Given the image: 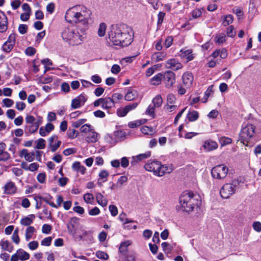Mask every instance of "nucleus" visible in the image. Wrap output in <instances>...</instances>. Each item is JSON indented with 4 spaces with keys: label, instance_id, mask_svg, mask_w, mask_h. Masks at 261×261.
<instances>
[{
    "label": "nucleus",
    "instance_id": "1",
    "mask_svg": "<svg viewBox=\"0 0 261 261\" xmlns=\"http://www.w3.org/2000/svg\"><path fill=\"white\" fill-rule=\"evenodd\" d=\"M91 11L82 5L74 6L66 11L65 18L70 23L81 24L83 27L78 28H65L62 32L64 40L73 45L81 44L84 39V32L88 29L89 21L91 20Z\"/></svg>",
    "mask_w": 261,
    "mask_h": 261
},
{
    "label": "nucleus",
    "instance_id": "2",
    "mask_svg": "<svg viewBox=\"0 0 261 261\" xmlns=\"http://www.w3.org/2000/svg\"><path fill=\"white\" fill-rule=\"evenodd\" d=\"M132 29L124 23L111 26L108 33V38L115 45L127 46L133 42Z\"/></svg>",
    "mask_w": 261,
    "mask_h": 261
},
{
    "label": "nucleus",
    "instance_id": "3",
    "mask_svg": "<svg viewBox=\"0 0 261 261\" xmlns=\"http://www.w3.org/2000/svg\"><path fill=\"white\" fill-rule=\"evenodd\" d=\"M199 196L192 192H185L179 197V203L183 211L191 212L195 206L198 207L201 204Z\"/></svg>",
    "mask_w": 261,
    "mask_h": 261
},
{
    "label": "nucleus",
    "instance_id": "4",
    "mask_svg": "<svg viewBox=\"0 0 261 261\" xmlns=\"http://www.w3.org/2000/svg\"><path fill=\"white\" fill-rule=\"evenodd\" d=\"M144 168L147 171L152 172L158 176H162L166 173H171L173 170L171 166L162 165L160 162L154 160L148 161L144 165Z\"/></svg>",
    "mask_w": 261,
    "mask_h": 261
},
{
    "label": "nucleus",
    "instance_id": "5",
    "mask_svg": "<svg viewBox=\"0 0 261 261\" xmlns=\"http://www.w3.org/2000/svg\"><path fill=\"white\" fill-rule=\"evenodd\" d=\"M239 185V181L238 179L233 180L230 183L225 184L220 191L221 196L223 198H229L236 193Z\"/></svg>",
    "mask_w": 261,
    "mask_h": 261
},
{
    "label": "nucleus",
    "instance_id": "6",
    "mask_svg": "<svg viewBox=\"0 0 261 261\" xmlns=\"http://www.w3.org/2000/svg\"><path fill=\"white\" fill-rule=\"evenodd\" d=\"M255 129V126L251 124H247L243 127L240 133V138L243 144L247 145L245 142L247 143L254 136Z\"/></svg>",
    "mask_w": 261,
    "mask_h": 261
},
{
    "label": "nucleus",
    "instance_id": "7",
    "mask_svg": "<svg viewBox=\"0 0 261 261\" xmlns=\"http://www.w3.org/2000/svg\"><path fill=\"white\" fill-rule=\"evenodd\" d=\"M25 122L30 124L29 131L30 133H35L38 129L39 126L42 124L43 118L40 116H37L35 117L33 115H27L25 117Z\"/></svg>",
    "mask_w": 261,
    "mask_h": 261
},
{
    "label": "nucleus",
    "instance_id": "8",
    "mask_svg": "<svg viewBox=\"0 0 261 261\" xmlns=\"http://www.w3.org/2000/svg\"><path fill=\"white\" fill-rule=\"evenodd\" d=\"M228 172V169L227 166L224 164H221L213 167L211 173L214 178L222 179L226 177Z\"/></svg>",
    "mask_w": 261,
    "mask_h": 261
},
{
    "label": "nucleus",
    "instance_id": "9",
    "mask_svg": "<svg viewBox=\"0 0 261 261\" xmlns=\"http://www.w3.org/2000/svg\"><path fill=\"white\" fill-rule=\"evenodd\" d=\"M87 100V96L85 94H81L72 100L71 107L73 109L80 108L85 105Z\"/></svg>",
    "mask_w": 261,
    "mask_h": 261
},
{
    "label": "nucleus",
    "instance_id": "10",
    "mask_svg": "<svg viewBox=\"0 0 261 261\" xmlns=\"http://www.w3.org/2000/svg\"><path fill=\"white\" fill-rule=\"evenodd\" d=\"M163 77L164 79L167 88H170L175 83V74L172 71H167L165 72Z\"/></svg>",
    "mask_w": 261,
    "mask_h": 261
},
{
    "label": "nucleus",
    "instance_id": "11",
    "mask_svg": "<svg viewBox=\"0 0 261 261\" xmlns=\"http://www.w3.org/2000/svg\"><path fill=\"white\" fill-rule=\"evenodd\" d=\"M58 137L57 135H53L48 139L49 144L52 152H55L60 147L61 141L58 140Z\"/></svg>",
    "mask_w": 261,
    "mask_h": 261
},
{
    "label": "nucleus",
    "instance_id": "12",
    "mask_svg": "<svg viewBox=\"0 0 261 261\" xmlns=\"http://www.w3.org/2000/svg\"><path fill=\"white\" fill-rule=\"evenodd\" d=\"M183 85L186 88H190L193 84L194 76L191 72L185 73L182 77Z\"/></svg>",
    "mask_w": 261,
    "mask_h": 261
},
{
    "label": "nucleus",
    "instance_id": "13",
    "mask_svg": "<svg viewBox=\"0 0 261 261\" xmlns=\"http://www.w3.org/2000/svg\"><path fill=\"white\" fill-rule=\"evenodd\" d=\"M165 66L167 68L171 69L173 70H178L182 67L181 64L175 59L169 60L166 62Z\"/></svg>",
    "mask_w": 261,
    "mask_h": 261
},
{
    "label": "nucleus",
    "instance_id": "14",
    "mask_svg": "<svg viewBox=\"0 0 261 261\" xmlns=\"http://www.w3.org/2000/svg\"><path fill=\"white\" fill-rule=\"evenodd\" d=\"M202 147L205 151H211L218 148V144L216 141L208 140L204 142Z\"/></svg>",
    "mask_w": 261,
    "mask_h": 261
},
{
    "label": "nucleus",
    "instance_id": "15",
    "mask_svg": "<svg viewBox=\"0 0 261 261\" xmlns=\"http://www.w3.org/2000/svg\"><path fill=\"white\" fill-rule=\"evenodd\" d=\"M19 155L21 158H24L25 161L29 162L33 161L35 159V152H29L28 150L26 149H22Z\"/></svg>",
    "mask_w": 261,
    "mask_h": 261
},
{
    "label": "nucleus",
    "instance_id": "16",
    "mask_svg": "<svg viewBox=\"0 0 261 261\" xmlns=\"http://www.w3.org/2000/svg\"><path fill=\"white\" fill-rule=\"evenodd\" d=\"M7 18L5 14L0 11V32H4L8 29Z\"/></svg>",
    "mask_w": 261,
    "mask_h": 261
},
{
    "label": "nucleus",
    "instance_id": "17",
    "mask_svg": "<svg viewBox=\"0 0 261 261\" xmlns=\"http://www.w3.org/2000/svg\"><path fill=\"white\" fill-rule=\"evenodd\" d=\"M5 193L7 194H13L16 193L17 190V187L15 184L10 181L7 182L5 187Z\"/></svg>",
    "mask_w": 261,
    "mask_h": 261
},
{
    "label": "nucleus",
    "instance_id": "18",
    "mask_svg": "<svg viewBox=\"0 0 261 261\" xmlns=\"http://www.w3.org/2000/svg\"><path fill=\"white\" fill-rule=\"evenodd\" d=\"M180 57L181 58L186 59L187 62L191 61L194 58L191 49H182L180 50Z\"/></svg>",
    "mask_w": 261,
    "mask_h": 261
},
{
    "label": "nucleus",
    "instance_id": "19",
    "mask_svg": "<svg viewBox=\"0 0 261 261\" xmlns=\"http://www.w3.org/2000/svg\"><path fill=\"white\" fill-rule=\"evenodd\" d=\"M109 176V172L106 170H102L98 174L99 178L98 179L97 184L101 187L103 182L107 180V178Z\"/></svg>",
    "mask_w": 261,
    "mask_h": 261
},
{
    "label": "nucleus",
    "instance_id": "20",
    "mask_svg": "<svg viewBox=\"0 0 261 261\" xmlns=\"http://www.w3.org/2000/svg\"><path fill=\"white\" fill-rule=\"evenodd\" d=\"M35 218V216L34 214H31L27 217L22 218L20 221V224L24 226H30L31 225Z\"/></svg>",
    "mask_w": 261,
    "mask_h": 261
},
{
    "label": "nucleus",
    "instance_id": "21",
    "mask_svg": "<svg viewBox=\"0 0 261 261\" xmlns=\"http://www.w3.org/2000/svg\"><path fill=\"white\" fill-rule=\"evenodd\" d=\"M102 108L104 109H109L115 106V104L111 97L103 98Z\"/></svg>",
    "mask_w": 261,
    "mask_h": 261
},
{
    "label": "nucleus",
    "instance_id": "22",
    "mask_svg": "<svg viewBox=\"0 0 261 261\" xmlns=\"http://www.w3.org/2000/svg\"><path fill=\"white\" fill-rule=\"evenodd\" d=\"M95 197L97 202L99 205L102 207H105L107 206L108 204V200L107 198L104 197L102 194L98 192L96 194Z\"/></svg>",
    "mask_w": 261,
    "mask_h": 261
},
{
    "label": "nucleus",
    "instance_id": "23",
    "mask_svg": "<svg viewBox=\"0 0 261 261\" xmlns=\"http://www.w3.org/2000/svg\"><path fill=\"white\" fill-rule=\"evenodd\" d=\"M86 140L88 142H96L98 140V134L91 130L86 137Z\"/></svg>",
    "mask_w": 261,
    "mask_h": 261
},
{
    "label": "nucleus",
    "instance_id": "24",
    "mask_svg": "<svg viewBox=\"0 0 261 261\" xmlns=\"http://www.w3.org/2000/svg\"><path fill=\"white\" fill-rule=\"evenodd\" d=\"M76 221L75 218H72L70 222L67 224L68 231L71 234L73 235L75 233V224Z\"/></svg>",
    "mask_w": 261,
    "mask_h": 261
},
{
    "label": "nucleus",
    "instance_id": "25",
    "mask_svg": "<svg viewBox=\"0 0 261 261\" xmlns=\"http://www.w3.org/2000/svg\"><path fill=\"white\" fill-rule=\"evenodd\" d=\"M0 246L3 250L8 252H12L13 246L8 240H2L0 242Z\"/></svg>",
    "mask_w": 261,
    "mask_h": 261
},
{
    "label": "nucleus",
    "instance_id": "26",
    "mask_svg": "<svg viewBox=\"0 0 261 261\" xmlns=\"http://www.w3.org/2000/svg\"><path fill=\"white\" fill-rule=\"evenodd\" d=\"M35 231V228L33 226H29L26 228L25 232V238L27 241H29L30 239H32L33 234Z\"/></svg>",
    "mask_w": 261,
    "mask_h": 261
},
{
    "label": "nucleus",
    "instance_id": "27",
    "mask_svg": "<svg viewBox=\"0 0 261 261\" xmlns=\"http://www.w3.org/2000/svg\"><path fill=\"white\" fill-rule=\"evenodd\" d=\"M163 75L159 73L150 79V83L152 85H159L161 83Z\"/></svg>",
    "mask_w": 261,
    "mask_h": 261
},
{
    "label": "nucleus",
    "instance_id": "28",
    "mask_svg": "<svg viewBox=\"0 0 261 261\" xmlns=\"http://www.w3.org/2000/svg\"><path fill=\"white\" fill-rule=\"evenodd\" d=\"M166 58V54L163 52L154 53L152 56V59L158 62L163 60Z\"/></svg>",
    "mask_w": 261,
    "mask_h": 261
},
{
    "label": "nucleus",
    "instance_id": "29",
    "mask_svg": "<svg viewBox=\"0 0 261 261\" xmlns=\"http://www.w3.org/2000/svg\"><path fill=\"white\" fill-rule=\"evenodd\" d=\"M222 20V24L224 27H226L231 24L233 20V17L231 15H225L221 18Z\"/></svg>",
    "mask_w": 261,
    "mask_h": 261
},
{
    "label": "nucleus",
    "instance_id": "30",
    "mask_svg": "<svg viewBox=\"0 0 261 261\" xmlns=\"http://www.w3.org/2000/svg\"><path fill=\"white\" fill-rule=\"evenodd\" d=\"M72 168L73 170L82 174H84L86 170V168L79 162H74L72 165Z\"/></svg>",
    "mask_w": 261,
    "mask_h": 261
},
{
    "label": "nucleus",
    "instance_id": "31",
    "mask_svg": "<svg viewBox=\"0 0 261 261\" xmlns=\"http://www.w3.org/2000/svg\"><path fill=\"white\" fill-rule=\"evenodd\" d=\"M17 251V255H18V257H19L20 260H26L29 258V254L28 252L24 251L23 250L19 249Z\"/></svg>",
    "mask_w": 261,
    "mask_h": 261
},
{
    "label": "nucleus",
    "instance_id": "32",
    "mask_svg": "<svg viewBox=\"0 0 261 261\" xmlns=\"http://www.w3.org/2000/svg\"><path fill=\"white\" fill-rule=\"evenodd\" d=\"M132 244V242L129 240H127L123 242H122L119 247V251L124 253L127 251V247Z\"/></svg>",
    "mask_w": 261,
    "mask_h": 261
},
{
    "label": "nucleus",
    "instance_id": "33",
    "mask_svg": "<svg viewBox=\"0 0 261 261\" xmlns=\"http://www.w3.org/2000/svg\"><path fill=\"white\" fill-rule=\"evenodd\" d=\"M153 106L155 108L160 107L163 103V99L161 95H157L152 100Z\"/></svg>",
    "mask_w": 261,
    "mask_h": 261
},
{
    "label": "nucleus",
    "instance_id": "34",
    "mask_svg": "<svg viewBox=\"0 0 261 261\" xmlns=\"http://www.w3.org/2000/svg\"><path fill=\"white\" fill-rule=\"evenodd\" d=\"M137 96V91L135 90H130L127 91L125 96V99L127 101L134 100Z\"/></svg>",
    "mask_w": 261,
    "mask_h": 261
},
{
    "label": "nucleus",
    "instance_id": "35",
    "mask_svg": "<svg viewBox=\"0 0 261 261\" xmlns=\"http://www.w3.org/2000/svg\"><path fill=\"white\" fill-rule=\"evenodd\" d=\"M187 117L190 121H194L199 118V114L196 111H192L189 112Z\"/></svg>",
    "mask_w": 261,
    "mask_h": 261
},
{
    "label": "nucleus",
    "instance_id": "36",
    "mask_svg": "<svg viewBox=\"0 0 261 261\" xmlns=\"http://www.w3.org/2000/svg\"><path fill=\"white\" fill-rule=\"evenodd\" d=\"M219 142L222 147L228 145L232 142V139L228 137H222L219 139Z\"/></svg>",
    "mask_w": 261,
    "mask_h": 261
},
{
    "label": "nucleus",
    "instance_id": "37",
    "mask_svg": "<svg viewBox=\"0 0 261 261\" xmlns=\"http://www.w3.org/2000/svg\"><path fill=\"white\" fill-rule=\"evenodd\" d=\"M141 132L145 135H152L154 131V129L150 127L144 126L141 129Z\"/></svg>",
    "mask_w": 261,
    "mask_h": 261
},
{
    "label": "nucleus",
    "instance_id": "38",
    "mask_svg": "<svg viewBox=\"0 0 261 261\" xmlns=\"http://www.w3.org/2000/svg\"><path fill=\"white\" fill-rule=\"evenodd\" d=\"M106 30V24L105 23H101L99 24L98 30V35L100 37L105 36Z\"/></svg>",
    "mask_w": 261,
    "mask_h": 261
},
{
    "label": "nucleus",
    "instance_id": "39",
    "mask_svg": "<svg viewBox=\"0 0 261 261\" xmlns=\"http://www.w3.org/2000/svg\"><path fill=\"white\" fill-rule=\"evenodd\" d=\"M83 198L86 203L92 204L94 200V196L92 194L88 193L84 195Z\"/></svg>",
    "mask_w": 261,
    "mask_h": 261
},
{
    "label": "nucleus",
    "instance_id": "40",
    "mask_svg": "<svg viewBox=\"0 0 261 261\" xmlns=\"http://www.w3.org/2000/svg\"><path fill=\"white\" fill-rule=\"evenodd\" d=\"M203 9H196L193 10L191 12L192 16L193 18H197L201 16L202 15V12L203 11Z\"/></svg>",
    "mask_w": 261,
    "mask_h": 261
},
{
    "label": "nucleus",
    "instance_id": "41",
    "mask_svg": "<svg viewBox=\"0 0 261 261\" xmlns=\"http://www.w3.org/2000/svg\"><path fill=\"white\" fill-rule=\"evenodd\" d=\"M176 98L174 94H169L167 96V103L166 105L175 104Z\"/></svg>",
    "mask_w": 261,
    "mask_h": 261
},
{
    "label": "nucleus",
    "instance_id": "42",
    "mask_svg": "<svg viewBox=\"0 0 261 261\" xmlns=\"http://www.w3.org/2000/svg\"><path fill=\"white\" fill-rule=\"evenodd\" d=\"M150 155L151 152L150 151H147L144 153L140 154L137 155L135 158L137 159V161H140L143 159L150 157Z\"/></svg>",
    "mask_w": 261,
    "mask_h": 261
},
{
    "label": "nucleus",
    "instance_id": "43",
    "mask_svg": "<svg viewBox=\"0 0 261 261\" xmlns=\"http://www.w3.org/2000/svg\"><path fill=\"white\" fill-rule=\"evenodd\" d=\"M45 146V141L44 139L40 138L37 141V145L35 147L36 149H42L44 148Z\"/></svg>",
    "mask_w": 261,
    "mask_h": 261
},
{
    "label": "nucleus",
    "instance_id": "44",
    "mask_svg": "<svg viewBox=\"0 0 261 261\" xmlns=\"http://www.w3.org/2000/svg\"><path fill=\"white\" fill-rule=\"evenodd\" d=\"M13 47L14 45L6 41L3 45V49L6 53H9Z\"/></svg>",
    "mask_w": 261,
    "mask_h": 261
},
{
    "label": "nucleus",
    "instance_id": "45",
    "mask_svg": "<svg viewBox=\"0 0 261 261\" xmlns=\"http://www.w3.org/2000/svg\"><path fill=\"white\" fill-rule=\"evenodd\" d=\"M123 95L122 94L116 93L112 95V99L113 101L114 104L117 102L118 100H121L123 98Z\"/></svg>",
    "mask_w": 261,
    "mask_h": 261
},
{
    "label": "nucleus",
    "instance_id": "46",
    "mask_svg": "<svg viewBox=\"0 0 261 261\" xmlns=\"http://www.w3.org/2000/svg\"><path fill=\"white\" fill-rule=\"evenodd\" d=\"M96 256L97 258L102 259H107L109 258V255L105 252L98 251L96 252Z\"/></svg>",
    "mask_w": 261,
    "mask_h": 261
},
{
    "label": "nucleus",
    "instance_id": "47",
    "mask_svg": "<svg viewBox=\"0 0 261 261\" xmlns=\"http://www.w3.org/2000/svg\"><path fill=\"white\" fill-rule=\"evenodd\" d=\"M52 198H53L52 196H51L50 195H48V196H45V197H41V200H42L43 201H45L46 203L48 204L51 207H56V206L55 205V204L53 202L50 201V200Z\"/></svg>",
    "mask_w": 261,
    "mask_h": 261
},
{
    "label": "nucleus",
    "instance_id": "48",
    "mask_svg": "<svg viewBox=\"0 0 261 261\" xmlns=\"http://www.w3.org/2000/svg\"><path fill=\"white\" fill-rule=\"evenodd\" d=\"M216 38L218 43H223L226 41V35L224 34L217 35Z\"/></svg>",
    "mask_w": 261,
    "mask_h": 261
},
{
    "label": "nucleus",
    "instance_id": "49",
    "mask_svg": "<svg viewBox=\"0 0 261 261\" xmlns=\"http://www.w3.org/2000/svg\"><path fill=\"white\" fill-rule=\"evenodd\" d=\"M80 130L83 133H89L91 130H92V129L91 125L88 124H86L83 125L81 127Z\"/></svg>",
    "mask_w": 261,
    "mask_h": 261
},
{
    "label": "nucleus",
    "instance_id": "50",
    "mask_svg": "<svg viewBox=\"0 0 261 261\" xmlns=\"http://www.w3.org/2000/svg\"><path fill=\"white\" fill-rule=\"evenodd\" d=\"M226 33H227V36L231 38L234 37L236 35V32L234 31V28L232 25L229 26L227 29Z\"/></svg>",
    "mask_w": 261,
    "mask_h": 261
},
{
    "label": "nucleus",
    "instance_id": "51",
    "mask_svg": "<svg viewBox=\"0 0 261 261\" xmlns=\"http://www.w3.org/2000/svg\"><path fill=\"white\" fill-rule=\"evenodd\" d=\"M177 106L175 104L166 105L164 109L167 112H171L176 110Z\"/></svg>",
    "mask_w": 261,
    "mask_h": 261
},
{
    "label": "nucleus",
    "instance_id": "52",
    "mask_svg": "<svg viewBox=\"0 0 261 261\" xmlns=\"http://www.w3.org/2000/svg\"><path fill=\"white\" fill-rule=\"evenodd\" d=\"M87 120L86 119H81L77 121L72 122V126L75 128L79 127L82 124H84Z\"/></svg>",
    "mask_w": 261,
    "mask_h": 261
},
{
    "label": "nucleus",
    "instance_id": "53",
    "mask_svg": "<svg viewBox=\"0 0 261 261\" xmlns=\"http://www.w3.org/2000/svg\"><path fill=\"white\" fill-rule=\"evenodd\" d=\"M28 245L30 249L32 250H34L38 248L39 246V243L37 241H33L30 242Z\"/></svg>",
    "mask_w": 261,
    "mask_h": 261
},
{
    "label": "nucleus",
    "instance_id": "54",
    "mask_svg": "<svg viewBox=\"0 0 261 261\" xmlns=\"http://www.w3.org/2000/svg\"><path fill=\"white\" fill-rule=\"evenodd\" d=\"M109 209L112 216H116L118 214V209L115 205H109Z\"/></svg>",
    "mask_w": 261,
    "mask_h": 261
},
{
    "label": "nucleus",
    "instance_id": "55",
    "mask_svg": "<svg viewBox=\"0 0 261 261\" xmlns=\"http://www.w3.org/2000/svg\"><path fill=\"white\" fill-rule=\"evenodd\" d=\"M155 107L153 106H151V105L149 106L147 109L146 110V113L149 116H151L152 118L154 117V109Z\"/></svg>",
    "mask_w": 261,
    "mask_h": 261
},
{
    "label": "nucleus",
    "instance_id": "56",
    "mask_svg": "<svg viewBox=\"0 0 261 261\" xmlns=\"http://www.w3.org/2000/svg\"><path fill=\"white\" fill-rule=\"evenodd\" d=\"M78 132L74 129L69 130L68 132V136L70 139H74L78 135Z\"/></svg>",
    "mask_w": 261,
    "mask_h": 261
},
{
    "label": "nucleus",
    "instance_id": "57",
    "mask_svg": "<svg viewBox=\"0 0 261 261\" xmlns=\"http://www.w3.org/2000/svg\"><path fill=\"white\" fill-rule=\"evenodd\" d=\"M127 177L126 176H121L117 180V186L121 187L122 186L124 183L126 182L127 181Z\"/></svg>",
    "mask_w": 261,
    "mask_h": 261
},
{
    "label": "nucleus",
    "instance_id": "58",
    "mask_svg": "<svg viewBox=\"0 0 261 261\" xmlns=\"http://www.w3.org/2000/svg\"><path fill=\"white\" fill-rule=\"evenodd\" d=\"M252 227L255 231H256L258 232H260L261 231V223L258 221L253 222V224H252Z\"/></svg>",
    "mask_w": 261,
    "mask_h": 261
},
{
    "label": "nucleus",
    "instance_id": "59",
    "mask_svg": "<svg viewBox=\"0 0 261 261\" xmlns=\"http://www.w3.org/2000/svg\"><path fill=\"white\" fill-rule=\"evenodd\" d=\"M52 238L51 237H47L44 238L42 240L41 242V245L48 246L50 245L51 242Z\"/></svg>",
    "mask_w": 261,
    "mask_h": 261
},
{
    "label": "nucleus",
    "instance_id": "60",
    "mask_svg": "<svg viewBox=\"0 0 261 261\" xmlns=\"http://www.w3.org/2000/svg\"><path fill=\"white\" fill-rule=\"evenodd\" d=\"M3 102L6 107H11L14 104V101L9 98H5L3 100Z\"/></svg>",
    "mask_w": 261,
    "mask_h": 261
},
{
    "label": "nucleus",
    "instance_id": "61",
    "mask_svg": "<svg viewBox=\"0 0 261 261\" xmlns=\"http://www.w3.org/2000/svg\"><path fill=\"white\" fill-rule=\"evenodd\" d=\"M128 112L126 110L125 108L119 109L117 111V115L120 117H124L127 115Z\"/></svg>",
    "mask_w": 261,
    "mask_h": 261
},
{
    "label": "nucleus",
    "instance_id": "62",
    "mask_svg": "<svg viewBox=\"0 0 261 261\" xmlns=\"http://www.w3.org/2000/svg\"><path fill=\"white\" fill-rule=\"evenodd\" d=\"M21 4L20 0H13L11 3V6L14 10H16L20 7Z\"/></svg>",
    "mask_w": 261,
    "mask_h": 261
},
{
    "label": "nucleus",
    "instance_id": "63",
    "mask_svg": "<svg viewBox=\"0 0 261 261\" xmlns=\"http://www.w3.org/2000/svg\"><path fill=\"white\" fill-rule=\"evenodd\" d=\"M36 53V49L32 47H28L26 48L25 50V53L26 55L29 56H32L34 55Z\"/></svg>",
    "mask_w": 261,
    "mask_h": 261
},
{
    "label": "nucleus",
    "instance_id": "64",
    "mask_svg": "<svg viewBox=\"0 0 261 261\" xmlns=\"http://www.w3.org/2000/svg\"><path fill=\"white\" fill-rule=\"evenodd\" d=\"M51 229V226L48 224H44L42 226V231L44 233H49Z\"/></svg>",
    "mask_w": 261,
    "mask_h": 261
}]
</instances>
